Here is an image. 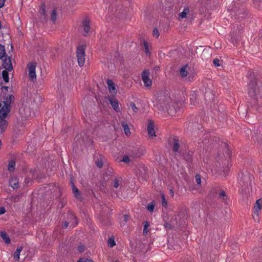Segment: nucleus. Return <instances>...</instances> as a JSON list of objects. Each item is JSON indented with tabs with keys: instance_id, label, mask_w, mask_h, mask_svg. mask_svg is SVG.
Listing matches in <instances>:
<instances>
[{
	"instance_id": "52",
	"label": "nucleus",
	"mask_w": 262,
	"mask_h": 262,
	"mask_svg": "<svg viewBox=\"0 0 262 262\" xmlns=\"http://www.w3.org/2000/svg\"><path fill=\"white\" fill-rule=\"evenodd\" d=\"M190 159V157H189V158L187 159V160H189Z\"/></svg>"
},
{
	"instance_id": "46",
	"label": "nucleus",
	"mask_w": 262,
	"mask_h": 262,
	"mask_svg": "<svg viewBox=\"0 0 262 262\" xmlns=\"http://www.w3.org/2000/svg\"><path fill=\"white\" fill-rule=\"evenodd\" d=\"M96 165L97 167L101 168L103 166V163L102 161H98L96 163Z\"/></svg>"
},
{
	"instance_id": "43",
	"label": "nucleus",
	"mask_w": 262,
	"mask_h": 262,
	"mask_svg": "<svg viewBox=\"0 0 262 262\" xmlns=\"http://www.w3.org/2000/svg\"><path fill=\"white\" fill-rule=\"evenodd\" d=\"M78 250L80 252H83L85 250L84 246H79L78 248Z\"/></svg>"
},
{
	"instance_id": "40",
	"label": "nucleus",
	"mask_w": 262,
	"mask_h": 262,
	"mask_svg": "<svg viewBox=\"0 0 262 262\" xmlns=\"http://www.w3.org/2000/svg\"><path fill=\"white\" fill-rule=\"evenodd\" d=\"M78 262H94L92 260L88 258L80 259Z\"/></svg>"
},
{
	"instance_id": "39",
	"label": "nucleus",
	"mask_w": 262,
	"mask_h": 262,
	"mask_svg": "<svg viewBox=\"0 0 262 262\" xmlns=\"http://www.w3.org/2000/svg\"><path fill=\"white\" fill-rule=\"evenodd\" d=\"M220 60L218 58H215L213 60V63L215 67H219L220 66Z\"/></svg>"
},
{
	"instance_id": "29",
	"label": "nucleus",
	"mask_w": 262,
	"mask_h": 262,
	"mask_svg": "<svg viewBox=\"0 0 262 262\" xmlns=\"http://www.w3.org/2000/svg\"><path fill=\"white\" fill-rule=\"evenodd\" d=\"M69 216H70V219L74 220L73 223H72V224H71V226L73 227H74L76 225H77V224H78L77 218H76V217L73 214H70L69 215Z\"/></svg>"
},
{
	"instance_id": "6",
	"label": "nucleus",
	"mask_w": 262,
	"mask_h": 262,
	"mask_svg": "<svg viewBox=\"0 0 262 262\" xmlns=\"http://www.w3.org/2000/svg\"><path fill=\"white\" fill-rule=\"evenodd\" d=\"M262 208V199H259L256 201L254 206V213L253 217L256 221L258 220V215Z\"/></svg>"
},
{
	"instance_id": "7",
	"label": "nucleus",
	"mask_w": 262,
	"mask_h": 262,
	"mask_svg": "<svg viewBox=\"0 0 262 262\" xmlns=\"http://www.w3.org/2000/svg\"><path fill=\"white\" fill-rule=\"evenodd\" d=\"M149 75L150 72L147 69L144 70L142 73V79L146 87H150L152 84V80L149 78Z\"/></svg>"
},
{
	"instance_id": "36",
	"label": "nucleus",
	"mask_w": 262,
	"mask_h": 262,
	"mask_svg": "<svg viewBox=\"0 0 262 262\" xmlns=\"http://www.w3.org/2000/svg\"><path fill=\"white\" fill-rule=\"evenodd\" d=\"M154 208H155V204L153 203L149 204V205H148V206L147 207V209L151 212L154 211Z\"/></svg>"
},
{
	"instance_id": "23",
	"label": "nucleus",
	"mask_w": 262,
	"mask_h": 262,
	"mask_svg": "<svg viewBox=\"0 0 262 262\" xmlns=\"http://www.w3.org/2000/svg\"><path fill=\"white\" fill-rule=\"evenodd\" d=\"M179 147L180 145L179 143V140L174 138L173 139V145L172 147L173 151L175 152H178L179 151Z\"/></svg>"
},
{
	"instance_id": "54",
	"label": "nucleus",
	"mask_w": 262,
	"mask_h": 262,
	"mask_svg": "<svg viewBox=\"0 0 262 262\" xmlns=\"http://www.w3.org/2000/svg\"><path fill=\"white\" fill-rule=\"evenodd\" d=\"M189 157H190L189 156H188V157H187V158H189Z\"/></svg>"
},
{
	"instance_id": "44",
	"label": "nucleus",
	"mask_w": 262,
	"mask_h": 262,
	"mask_svg": "<svg viewBox=\"0 0 262 262\" xmlns=\"http://www.w3.org/2000/svg\"><path fill=\"white\" fill-rule=\"evenodd\" d=\"M69 224V223L67 221L63 222L62 224V228H66L68 226Z\"/></svg>"
},
{
	"instance_id": "4",
	"label": "nucleus",
	"mask_w": 262,
	"mask_h": 262,
	"mask_svg": "<svg viewBox=\"0 0 262 262\" xmlns=\"http://www.w3.org/2000/svg\"><path fill=\"white\" fill-rule=\"evenodd\" d=\"M36 62H30L27 65V68L29 71V77L31 81H34L36 80V75L35 69L36 67Z\"/></svg>"
},
{
	"instance_id": "13",
	"label": "nucleus",
	"mask_w": 262,
	"mask_h": 262,
	"mask_svg": "<svg viewBox=\"0 0 262 262\" xmlns=\"http://www.w3.org/2000/svg\"><path fill=\"white\" fill-rule=\"evenodd\" d=\"M108 89L110 93L114 95L117 94V90L114 82L111 79H108L106 81Z\"/></svg>"
},
{
	"instance_id": "35",
	"label": "nucleus",
	"mask_w": 262,
	"mask_h": 262,
	"mask_svg": "<svg viewBox=\"0 0 262 262\" xmlns=\"http://www.w3.org/2000/svg\"><path fill=\"white\" fill-rule=\"evenodd\" d=\"M130 107L132 108L134 113H137L138 112V108L136 107L134 102H132L130 103Z\"/></svg>"
},
{
	"instance_id": "49",
	"label": "nucleus",
	"mask_w": 262,
	"mask_h": 262,
	"mask_svg": "<svg viewBox=\"0 0 262 262\" xmlns=\"http://www.w3.org/2000/svg\"><path fill=\"white\" fill-rule=\"evenodd\" d=\"M170 193L172 196H173L174 195V192L172 189L170 190Z\"/></svg>"
},
{
	"instance_id": "31",
	"label": "nucleus",
	"mask_w": 262,
	"mask_h": 262,
	"mask_svg": "<svg viewBox=\"0 0 262 262\" xmlns=\"http://www.w3.org/2000/svg\"><path fill=\"white\" fill-rule=\"evenodd\" d=\"M195 182L197 184L200 186L201 184V177L200 174H196L195 176Z\"/></svg>"
},
{
	"instance_id": "9",
	"label": "nucleus",
	"mask_w": 262,
	"mask_h": 262,
	"mask_svg": "<svg viewBox=\"0 0 262 262\" xmlns=\"http://www.w3.org/2000/svg\"><path fill=\"white\" fill-rule=\"evenodd\" d=\"M106 99L115 111L117 112L120 111L119 103L116 99L110 97H106Z\"/></svg>"
},
{
	"instance_id": "19",
	"label": "nucleus",
	"mask_w": 262,
	"mask_h": 262,
	"mask_svg": "<svg viewBox=\"0 0 262 262\" xmlns=\"http://www.w3.org/2000/svg\"><path fill=\"white\" fill-rule=\"evenodd\" d=\"M176 222V223H177V217H176L173 221L171 220L170 223H166L164 224V227L166 229H171L175 225V223L174 222Z\"/></svg>"
},
{
	"instance_id": "21",
	"label": "nucleus",
	"mask_w": 262,
	"mask_h": 262,
	"mask_svg": "<svg viewBox=\"0 0 262 262\" xmlns=\"http://www.w3.org/2000/svg\"><path fill=\"white\" fill-rule=\"evenodd\" d=\"M23 248L21 247H17L15 253H14V259L15 260V261H18L19 259V255H20V252L21 251Z\"/></svg>"
},
{
	"instance_id": "20",
	"label": "nucleus",
	"mask_w": 262,
	"mask_h": 262,
	"mask_svg": "<svg viewBox=\"0 0 262 262\" xmlns=\"http://www.w3.org/2000/svg\"><path fill=\"white\" fill-rule=\"evenodd\" d=\"M122 126L123 128L124 133L127 136L130 135V129L128 127V124L125 122H122Z\"/></svg>"
},
{
	"instance_id": "1",
	"label": "nucleus",
	"mask_w": 262,
	"mask_h": 262,
	"mask_svg": "<svg viewBox=\"0 0 262 262\" xmlns=\"http://www.w3.org/2000/svg\"><path fill=\"white\" fill-rule=\"evenodd\" d=\"M155 106L160 111H166L171 115L176 113L174 104L172 101L169 93L167 91H161L157 93Z\"/></svg>"
},
{
	"instance_id": "8",
	"label": "nucleus",
	"mask_w": 262,
	"mask_h": 262,
	"mask_svg": "<svg viewBox=\"0 0 262 262\" xmlns=\"http://www.w3.org/2000/svg\"><path fill=\"white\" fill-rule=\"evenodd\" d=\"M71 184L72 186V191L74 195V196L78 200L82 201V194L78 190V189L75 186L73 180H71Z\"/></svg>"
},
{
	"instance_id": "5",
	"label": "nucleus",
	"mask_w": 262,
	"mask_h": 262,
	"mask_svg": "<svg viewBox=\"0 0 262 262\" xmlns=\"http://www.w3.org/2000/svg\"><path fill=\"white\" fill-rule=\"evenodd\" d=\"M121 181L122 179L120 178H116L113 180L111 184V186L112 187L111 195L112 196H118V189L121 188V187H119V186Z\"/></svg>"
},
{
	"instance_id": "42",
	"label": "nucleus",
	"mask_w": 262,
	"mask_h": 262,
	"mask_svg": "<svg viewBox=\"0 0 262 262\" xmlns=\"http://www.w3.org/2000/svg\"><path fill=\"white\" fill-rule=\"evenodd\" d=\"M32 177L33 179H37V172L34 170L31 172Z\"/></svg>"
},
{
	"instance_id": "41",
	"label": "nucleus",
	"mask_w": 262,
	"mask_h": 262,
	"mask_svg": "<svg viewBox=\"0 0 262 262\" xmlns=\"http://www.w3.org/2000/svg\"><path fill=\"white\" fill-rule=\"evenodd\" d=\"M122 161L124 162L127 163L129 161V158L128 156H125L123 157Z\"/></svg>"
},
{
	"instance_id": "47",
	"label": "nucleus",
	"mask_w": 262,
	"mask_h": 262,
	"mask_svg": "<svg viewBox=\"0 0 262 262\" xmlns=\"http://www.w3.org/2000/svg\"><path fill=\"white\" fill-rule=\"evenodd\" d=\"M123 219H124V221L125 222H127L128 221V216L126 214H125L123 215Z\"/></svg>"
},
{
	"instance_id": "45",
	"label": "nucleus",
	"mask_w": 262,
	"mask_h": 262,
	"mask_svg": "<svg viewBox=\"0 0 262 262\" xmlns=\"http://www.w3.org/2000/svg\"><path fill=\"white\" fill-rule=\"evenodd\" d=\"M5 1L6 0H0V9L4 6Z\"/></svg>"
},
{
	"instance_id": "22",
	"label": "nucleus",
	"mask_w": 262,
	"mask_h": 262,
	"mask_svg": "<svg viewBox=\"0 0 262 262\" xmlns=\"http://www.w3.org/2000/svg\"><path fill=\"white\" fill-rule=\"evenodd\" d=\"M15 161L14 160H11L8 165V170L10 172H13L15 170Z\"/></svg>"
},
{
	"instance_id": "34",
	"label": "nucleus",
	"mask_w": 262,
	"mask_h": 262,
	"mask_svg": "<svg viewBox=\"0 0 262 262\" xmlns=\"http://www.w3.org/2000/svg\"><path fill=\"white\" fill-rule=\"evenodd\" d=\"M143 45H144V48H145V53L147 55H149L150 54V52H149V49H148L147 42L146 41H144Z\"/></svg>"
},
{
	"instance_id": "3",
	"label": "nucleus",
	"mask_w": 262,
	"mask_h": 262,
	"mask_svg": "<svg viewBox=\"0 0 262 262\" xmlns=\"http://www.w3.org/2000/svg\"><path fill=\"white\" fill-rule=\"evenodd\" d=\"M85 47L84 46H79L77 49L76 56L80 67H82L85 63Z\"/></svg>"
},
{
	"instance_id": "38",
	"label": "nucleus",
	"mask_w": 262,
	"mask_h": 262,
	"mask_svg": "<svg viewBox=\"0 0 262 262\" xmlns=\"http://www.w3.org/2000/svg\"><path fill=\"white\" fill-rule=\"evenodd\" d=\"M149 226V224L148 223V222H145L144 225V229H143V234H147V232H148V230H147V228Z\"/></svg>"
},
{
	"instance_id": "32",
	"label": "nucleus",
	"mask_w": 262,
	"mask_h": 262,
	"mask_svg": "<svg viewBox=\"0 0 262 262\" xmlns=\"http://www.w3.org/2000/svg\"><path fill=\"white\" fill-rule=\"evenodd\" d=\"M107 244L110 247H113L116 245L114 239L111 238L108 239Z\"/></svg>"
},
{
	"instance_id": "17",
	"label": "nucleus",
	"mask_w": 262,
	"mask_h": 262,
	"mask_svg": "<svg viewBox=\"0 0 262 262\" xmlns=\"http://www.w3.org/2000/svg\"><path fill=\"white\" fill-rule=\"evenodd\" d=\"M188 68V64H186L181 68L180 69V74L182 77H185L188 75V71L187 70Z\"/></svg>"
},
{
	"instance_id": "37",
	"label": "nucleus",
	"mask_w": 262,
	"mask_h": 262,
	"mask_svg": "<svg viewBox=\"0 0 262 262\" xmlns=\"http://www.w3.org/2000/svg\"><path fill=\"white\" fill-rule=\"evenodd\" d=\"M152 34L154 36H155L156 38H158L160 35L159 30L157 28H154L153 30Z\"/></svg>"
},
{
	"instance_id": "24",
	"label": "nucleus",
	"mask_w": 262,
	"mask_h": 262,
	"mask_svg": "<svg viewBox=\"0 0 262 262\" xmlns=\"http://www.w3.org/2000/svg\"><path fill=\"white\" fill-rule=\"evenodd\" d=\"M189 8H185L184 10L179 14V18H182V19L186 18L187 16V15L189 13Z\"/></svg>"
},
{
	"instance_id": "14",
	"label": "nucleus",
	"mask_w": 262,
	"mask_h": 262,
	"mask_svg": "<svg viewBox=\"0 0 262 262\" xmlns=\"http://www.w3.org/2000/svg\"><path fill=\"white\" fill-rule=\"evenodd\" d=\"M5 118L6 117L0 118V134L5 132L8 126V122L5 119Z\"/></svg>"
},
{
	"instance_id": "28",
	"label": "nucleus",
	"mask_w": 262,
	"mask_h": 262,
	"mask_svg": "<svg viewBox=\"0 0 262 262\" xmlns=\"http://www.w3.org/2000/svg\"><path fill=\"white\" fill-rule=\"evenodd\" d=\"M40 13L41 15H42L44 18L45 19L46 18L47 15L46 13V7L45 4H43L40 8Z\"/></svg>"
},
{
	"instance_id": "12",
	"label": "nucleus",
	"mask_w": 262,
	"mask_h": 262,
	"mask_svg": "<svg viewBox=\"0 0 262 262\" xmlns=\"http://www.w3.org/2000/svg\"><path fill=\"white\" fill-rule=\"evenodd\" d=\"M146 167L144 165H139L136 170L137 176L139 177L143 178L146 172Z\"/></svg>"
},
{
	"instance_id": "25",
	"label": "nucleus",
	"mask_w": 262,
	"mask_h": 262,
	"mask_svg": "<svg viewBox=\"0 0 262 262\" xmlns=\"http://www.w3.org/2000/svg\"><path fill=\"white\" fill-rule=\"evenodd\" d=\"M219 196L222 199L224 203H227L228 198L226 195V192L224 191H222L221 192H220L219 194Z\"/></svg>"
},
{
	"instance_id": "26",
	"label": "nucleus",
	"mask_w": 262,
	"mask_h": 262,
	"mask_svg": "<svg viewBox=\"0 0 262 262\" xmlns=\"http://www.w3.org/2000/svg\"><path fill=\"white\" fill-rule=\"evenodd\" d=\"M51 19L55 23L57 19V12L55 9H53L51 14Z\"/></svg>"
},
{
	"instance_id": "2",
	"label": "nucleus",
	"mask_w": 262,
	"mask_h": 262,
	"mask_svg": "<svg viewBox=\"0 0 262 262\" xmlns=\"http://www.w3.org/2000/svg\"><path fill=\"white\" fill-rule=\"evenodd\" d=\"M248 86V93L250 97L262 99V81L260 79L251 77Z\"/></svg>"
},
{
	"instance_id": "15",
	"label": "nucleus",
	"mask_w": 262,
	"mask_h": 262,
	"mask_svg": "<svg viewBox=\"0 0 262 262\" xmlns=\"http://www.w3.org/2000/svg\"><path fill=\"white\" fill-rule=\"evenodd\" d=\"M83 30L86 33L90 31V21L88 18H85L82 22Z\"/></svg>"
},
{
	"instance_id": "48",
	"label": "nucleus",
	"mask_w": 262,
	"mask_h": 262,
	"mask_svg": "<svg viewBox=\"0 0 262 262\" xmlns=\"http://www.w3.org/2000/svg\"><path fill=\"white\" fill-rule=\"evenodd\" d=\"M5 212V209L4 208H2L0 209V214H2Z\"/></svg>"
},
{
	"instance_id": "16",
	"label": "nucleus",
	"mask_w": 262,
	"mask_h": 262,
	"mask_svg": "<svg viewBox=\"0 0 262 262\" xmlns=\"http://www.w3.org/2000/svg\"><path fill=\"white\" fill-rule=\"evenodd\" d=\"M18 180L17 178L12 177L10 179L9 181V185L14 189L18 188Z\"/></svg>"
},
{
	"instance_id": "18",
	"label": "nucleus",
	"mask_w": 262,
	"mask_h": 262,
	"mask_svg": "<svg viewBox=\"0 0 262 262\" xmlns=\"http://www.w3.org/2000/svg\"><path fill=\"white\" fill-rule=\"evenodd\" d=\"M0 236L5 241L6 244H9L11 242V240L5 231L0 232Z\"/></svg>"
},
{
	"instance_id": "51",
	"label": "nucleus",
	"mask_w": 262,
	"mask_h": 262,
	"mask_svg": "<svg viewBox=\"0 0 262 262\" xmlns=\"http://www.w3.org/2000/svg\"><path fill=\"white\" fill-rule=\"evenodd\" d=\"M254 1H255V2H260L261 0H254Z\"/></svg>"
},
{
	"instance_id": "50",
	"label": "nucleus",
	"mask_w": 262,
	"mask_h": 262,
	"mask_svg": "<svg viewBox=\"0 0 262 262\" xmlns=\"http://www.w3.org/2000/svg\"><path fill=\"white\" fill-rule=\"evenodd\" d=\"M227 155L228 156V158H229L230 157V153H229V151H228V152H227Z\"/></svg>"
},
{
	"instance_id": "11",
	"label": "nucleus",
	"mask_w": 262,
	"mask_h": 262,
	"mask_svg": "<svg viewBox=\"0 0 262 262\" xmlns=\"http://www.w3.org/2000/svg\"><path fill=\"white\" fill-rule=\"evenodd\" d=\"M148 135L150 137H156V132L154 130V124L151 120H149L147 126Z\"/></svg>"
},
{
	"instance_id": "33",
	"label": "nucleus",
	"mask_w": 262,
	"mask_h": 262,
	"mask_svg": "<svg viewBox=\"0 0 262 262\" xmlns=\"http://www.w3.org/2000/svg\"><path fill=\"white\" fill-rule=\"evenodd\" d=\"M162 198V204L163 207H167V202L165 198V196L163 194L161 195Z\"/></svg>"
},
{
	"instance_id": "10",
	"label": "nucleus",
	"mask_w": 262,
	"mask_h": 262,
	"mask_svg": "<svg viewBox=\"0 0 262 262\" xmlns=\"http://www.w3.org/2000/svg\"><path fill=\"white\" fill-rule=\"evenodd\" d=\"M3 67L4 69L8 71H11L13 69L12 64L10 57H6L3 60Z\"/></svg>"
},
{
	"instance_id": "53",
	"label": "nucleus",
	"mask_w": 262,
	"mask_h": 262,
	"mask_svg": "<svg viewBox=\"0 0 262 262\" xmlns=\"http://www.w3.org/2000/svg\"><path fill=\"white\" fill-rule=\"evenodd\" d=\"M222 164H223V165H224L226 164V163H223V162H222Z\"/></svg>"
},
{
	"instance_id": "30",
	"label": "nucleus",
	"mask_w": 262,
	"mask_h": 262,
	"mask_svg": "<svg viewBox=\"0 0 262 262\" xmlns=\"http://www.w3.org/2000/svg\"><path fill=\"white\" fill-rule=\"evenodd\" d=\"M6 54L5 48L4 46L0 44V59H2Z\"/></svg>"
},
{
	"instance_id": "27",
	"label": "nucleus",
	"mask_w": 262,
	"mask_h": 262,
	"mask_svg": "<svg viewBox=\"0 0 262 262\" xmlns=\"http://www.w3.org/2000/svg\"><path fill=\"white\" fill-rule=\"evenodd\" d=\"M2 76L4 80L6 82H8L9 81V75L8 72L7 70H4L2 72Z\"/></svg>"
}]
</instances>
